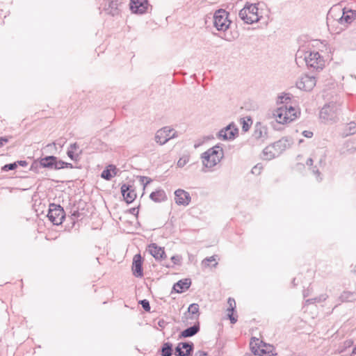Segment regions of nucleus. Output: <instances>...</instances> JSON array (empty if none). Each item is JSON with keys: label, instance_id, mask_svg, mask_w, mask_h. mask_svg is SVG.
Here are the masks:
<instances>
[{"label": "nucleus", "instance_id": "obj_1", "mask_svg": "<svg viewBox=\"0 0 356 356\" xmlns=\"http://www.w3.org/2000/svg\"><path fill=\"white\" fill-rule=\"evenodd\" d=\"M224 157V151L221 145L218 144L202 154V163L206 168H213Z\"/></svg>", "mask_w": 356, "mask_h": 356}, {"label": "nucleus", "instance_id": "obj_2", "mask_svg": "<svg viewBox=\"0 0 356 356\" xmlns=\"http://www.w3.org/2000/svg\"><path fill=\"white\" fill-rule=\"evenodd\" d=\"M258 10L257 4L247 2L239 11L238 16L245 24H252L259 22L261 18V16L259 15Z\"/></svg>", "mask_w": 356, "mask_h": 356}, {"label": "nucleus", "instance_id": "obj_3", "mask_svg": "<svg viewBox=\"0 0 356 356\" xmlns=\"http://www.w3.org/2000/svg\"><path fill=\"white\" fill-rule=\"evenodd\" d=\"M273 115L278 123L284 124L293 121L297 118V111L292 106L284 104L277 108Z\"/></svg>", "mask_w": 356, "mask_h": 356}, {"label": "nucleus", "instance_id": "obj_4", "mask_svg": "<svg viewBox=\"0 0 356 356\" xmlns=\"http://www.w3.org/2000/svg\"><path fill=\"white\" fill-rule=\"evenodd\" d=\"M229 13L224 9L217 10L213 15V26L218 31H225L232 22L228 19Z\"/></svg>", "mask_w": 356, "mask_h": 356}, {"label": "nucleus", "instance_id": "obj_5", "mask_svg": "<svg viewBox=\"0 0 356 356\" xmlns=\"http://www.w3.org/2000/svg\"><path fill=\"white\" fill-rule=\"evenodd\" d=\"M47 217L54 225H59L64 220L65 213L60 204H50Z\"/></svg>", "mask_w": 356, "mask_h": 356}, {"label": "nucleus", "instance_id": "obj_6", "mask_svg": "<svg viewBox=\"0 0 356 356\" xmlns=\"http://www.w3.org/2000/svg\"><path fill=\"white\" fill-rule=\"evenodd\" d=\"M339 110V104L334 102H330L321 108L320 111V118L325 122H334Z\"/></svg>", "mask_w": 356, "mask_h": 356}, {"label": "nucleus", "instance_id": "obj_7", "mask_svg": "<svg viewBox=\"0 0 356 356\" xmlns=\"http://www.w3.org/2000/svg\"><path fill=\"white\" fill-rule=\"evenodd\" d=\"M325 63V61L323 57L318 51H310L305 64L309 68H313L316 71H320L324 68Z\"/></svg>", "mask_w": 356, "mask_h": 356}, {"label": "nucleus", "instance_id": "obj_8", "mask_svg": "<svg viewBox=\"0 0 356 356\" xmlns=\"http://www.w3.org/2000/svg\"><path fill=\"white\" fill-rule=\"evenodd\" d=\"M173 131L169 127L161 128L155 134V141L161 145L165 144L171 138H175L177 136L176 131H174L172 135L170 134Z\"/></svg>", "mask_w": 356, "mask_h": 356}, {"label": "nucleus", "instance_id": "obj_9", "mask_svg": "<svg viewBox=\"0 0 356 356\" xmlns=\"http://www.w3.org/2000/svg\"><path fill=\"white\" fill-rule=\"evenodd\" d=\"M238 134V129L234 122H232L227 127L220 129L217 134V137L219 139L228 140L234 139Z\"/></svg>", "mask_w": 356, "mask_h": 356}, {"label": "nucleus", "instance_id": "obj_10", "mask_svg": "<svg viewBox=\"0 0 356 356\" xmlns=\"http://www.w3.org/2000/svg\"><path fill=\"white\" fill-rule=\"evenodd\" d=\"M316 81L315 76L305 75L297 81L296 86L300 90L310 91L316 86Z\"/></svg>", "mask_w": 356, "mask_h": 356}, {"label": "nucleus", "instance_id": "obj_11", "mask_svg": "<svg viewBox=\"0 0 356 356\" xmlns=\"http://www.w3.org/2000/svg\"><path fill=\"white\" fill-rule=\"evenodd\" d=\"M149 6L148 0H130V10L135 14L142 15L145 13Z\"/></svg>", "mask_w": 356, "mask_h": 356}, {"label": "nucleus", "instance_id": "obj_12", "mask_svg": "<svg viewBox=\"0 0 356 356\" xmlns=\"http://www.w3.org/2000/svg\"><path fill=\"white\" fill-rule=\"evenodd\" d=\"M190 193L183 189H177L175 192V201L178 205L187 206L191 202Z\"/></svg>", "mask_w": 356, "mask_h": 356}, {"label": "nucleus", "instance_id": "obj_13", "mask_svg": "<svg viewBox=\"0 0 356 356\" xmlns=\"http://www.w3.org/2000/svg\"><path fill=\"white\" fill-rule=\"evenodd\" d=\"M356 152V141L348 140L343 143L339 149L340 156H346Z\"/></svg>", "mask_w": 356, "mask_h": 356}, {"label": "nucleus", "instance_id": "obj_14", "mask_svg": "<svg viewBox=\"0 0 356 356\" xmlns=\"http://www.w3.org/2000/svg\"><path fill=\"white\" fill-rule=\"evenodd\" d=\"M133 275L136 277L143 276V258L140 254L134 255L132 264Z\"/></svg>", "mask_w": 356, "mask_h": 356}, {"label": "nucleus", "instance_id": "obj_15", "mask_svg": "<svg viewBox=\"0 0 356 356\" xmlns=\"http://www.w3.org/2000/svg\"><path fill=\"white\" fill-rule=\"evenodd\" d=\"M149 254L154 257L156 260H163L165 259L166 254L163 248L158 246L156 243H151L148 246Z\"/></svg>", "mask_w": 356, "mask_h": 356}, {"label": "nucleus", "instance_id": "obj_16", "mask_svg": "<svg viewBox=\"0 0 356 356\" xmlns=\"http://www.w3.org/2000/svg\"><path fill=\"white\" fill-rule=\"evenodd\" d=\"M121 193L124 200L127 204L133 202L136 197V193L134 190L131 188V186L126 184H124L121 186Z\"/></svg>", "mask_w": 356, "mask_h": 356}, {"label": "nucleus", "instance_id": "obj_17", "mask_svg": "<svg viewBox=\"0 0 356 356\" xmlns=\"http://www.w3.org/2000/svg\"><path fill=\"white\" fill-rule=\"evenodd\" d=\"M291 144V139L288 137H283L280 140L273 143L277 153L280 155L286 149L289 148Z\"/></svg>", "mask_w": 356, "mask_h": 356}, {"label": "nucleus", "instance_id": "obj_18", "mask_svg": "<svg viewBox=\"0 0 356 356\" xmlns=\"http://www.w3.org/2000/svg\"><path fill=\"white\" fill-rule=\"evenodd\" d=\"M356 19V11L353 10H348L347 11L345 9L343 10V15L339 19V23L341 25H346L351 24Z\"/></svg>", "mask_w": 356, "mask_h": 356}, {"label": "nucleus", "instance_id": "obj_19", "mask_svg": "<svg viewBox=\"0 0 356 356\" xmlns=\"http://www.w3.org/2000/svg\"><path fill=\"white\" fill-rule=\"evenodd\" d=\"M191 283L190 278L182 279L173 285L172 289L177 293H181L189 289Z\"/></svg>", "mask_w": 356, "mask_h": 356}, {"label": "nucleus", "instance_id": "obj_20", "mask_svg": "<svg viewBox=\"0 0 356 356\" xmlns=\"http://www.w3.org/2000/svg\"><path fill=\"white\" fill-rule=\"evenodd\" d=\"M200 330V323L197 322L193 325L184 330L179 334V339H184L195 336Z\"/></svg>", "mask_w": 356, "mask_h": 356}, {"label": "nucleus", "instance_id": "obj_21", "mask_svg": "<svg viewBox=\"0 0 356 356\" xmlns=\"http://www.w3.org/2000/svg\"><path fill=\"white\" fill-rule=\"evenodd\" d=\"M309 53H310V51H307L305 47H302L299 48L296 54V62L298 65L300 66L306 63Z\"/></svg>", "mask_w": 356, "mask_h": 356}, {"label": "nucleus", "instance_id": "obj_22", "mask_svg": "<svg viewBox=\"0 0 356 356\" xmlns=\"http://www.w3.org/2000/svg\"><path fill=\"white\" fill-rule=\"evenodd\" d=\"M119 4L118 0H111L104 8V11L111 16L118 15L120 14Z\"/></svg>", "mask_w": 356, "mask_h": 356}, {"label": "nucleus", "instance_id": "obj_23", "mask_svg": "<svg viewBox=\"0 0 356 356\" xmlns=\"http://www.w3.org/2000/svg\"><path fill=\"white\" fill-rule=\"evenodd\" d=\"M149 198L155 202H161L167 200V195L163 189H158L150 193Z\"/></svg>", "mask_w": 356, "mask_h": 356}, {"label": "nucleus", "instance_id": "obj_24", "mask_svg": "<svg viewBox=\"0 0 356 356\" xmlns=\"http://www.w3.org/2000/svg\"><path fill=\"white\" fill-rule=\"evenodd\" d=\"M253 136L256 139L264 140L267 138V128L265 126H262L261 123H257L255 126Z\"/></svg>", "mask_w": 356, "mask_h": 356}, {"label": "nucleus", "instance_id": "obj_25", "mask_svg": "<svg viewBox=\"0 0 356 356\" xmlns=\"http://www.w3.org/2000/svg\"><path fill=\"white\" fill-rule=\"evenodd\" d=\"M339 300L341 302H354L356 301V293L344 291L339 296Z\"/></svg>", "mask_w": 356, "mask_h": 356}, {"label": "nucleus", "instance_id": "obj_26", "mask_svg": "<svg viewBox=\"0 0 356 356\" xmlns=\"http://www.w3.org/2000/svg\"><path fill=\"white\" fill-rule=\"evenodd\" d=\"M117 168L114 165H109L105 168L101 174L102 178L106 180H111L113 176H115Z\"/></svg>", "mask_w": 356, "mask_h": 356}, {"label": "nucleus", "instance_id": "obj_27", "mask_svg": "<svg viewBox=\"0 0 356 356\" xmlns=\"http://www.w3.org/2000/svg\"><path fill=\"white\" fill-rule=\"evenodd\" d=\"M263 154L264 159L266 160H271L279 156L272 144L264 148Z\"/></svg>", "mask_w": 356, "mask_h": 356}, {"label": "nucleus", "instance_id": "obj_28", "mask_svg": "<svg viewBox=\"0 0 356 356\" xmlns=\"http://www.w3.org/2000/svg\"><path fill=\"white\" fill-rule=\"evenodd\" d=\"M227 302L229 305V307L227 309V311L229 312V313L227 314V316L230 321V323L232 324H234L237 321V318L233 315V312L236 307V302H235L234 299L231 298H229Z\"/></svg>", "mask_w": 356, "mask_h": 356}, {"label": "nucleus", "instance_id": "obj_29", "mask_svg": "<svg viewBox=\"0 0 356 356\" xmlns=\"http://www.w3.org/2000/svg\"><path fill=\"white\" fill-rule=\"evenodd\" d=\"M54 161H56L55 156L40 157V165H42V168H43L53 169Z\"/></svg>", "mask_w": 356, "mask_h": 356}, {"label": "nucleus", "instance_id": "obj_30", "mask_svg": "<svg viewBox=\"0 0 356 356\" xmlns=\"http://www.w3.org/2000/svg\"><path fill=\"white\" fill-rule=\"evenodd\" d=\"M199 309L200 307L198 304L192 303L189 305L187 312L185 313V315H186V314L188 313L189 314H191V316L190 317L191 319L197 320L200 316Z\"/></svg>", "mask_w": 356, "mask_h": 356}, {"label": "nucleus", "instance_id": "obj_31", "mask_svg": "<svg viewBox=\"0 0 356 356\" xmlns=\"http://www.w3.org/2000/svg\"><path fill=\"white\" fill-rule=\"evenodd\" d=\"M181 347L185 349L184 353L186 356H192L194 350V344L191 341L181 342Z\"/></svg>", "mask_w": 356, "mask_h": 356}, {"label": "nucleus", "instance_id": "obj_32", "mask_svg": "<svg viewBox=\"0 0 356 356\" xmlns=\"http://www.w3.org/2000/svg\"><path fill=\"white\" fill-rule=\"evenodd\" d=\"M161 355L162 356H172V344L170 342L164 343L161 346Z\"/></svg>", "mask_w": 356, "mask_h": 356}, {"label": "nucleus", "instance_id": "obj_33", "mask_svg": "<svg viewBox=\"0 0 356 356\" xmlns=\"http://www.w3.org/2000/svg\"><path fill=\"white\" fill-rule=\"evenodd\" d=\"M356 133V123L355 122H350L346 125L344 129V134L346 136L353 135Z\"/></svg>", "mask_w": 356, "mask_h": 356}, {"label": "nucleus", "instance_id": "obj_34", "mask_svg": "<svg viewBox=\"0 0 356 356\" xmlns=\"http://www.w3.org/2000/svg\"><path fill=\"white\" fill-rule=\"evenodd\" d=\"M254 341H257V342L254 344H253L252 342L250 343V349L254 355H259L260 350L261 349V347L260 346V345L258 343V342H259V339L254 338ZM260 343H262L263 342L260 341Z\"/></svg>", "mask_w": 356, "mask_h": 356}, {"label": "nucleus", "instance_id": "obj_35", "mask_svg": "<svg viewBox=\"0 0 356 356\" xmlns=\"http://www.w3.org/2000/svg\"><path fill=\"white\" fill-rule=\"evenodd\" d=\"M327 298V296L326 294H322L318 297H316L314 298L308 299L306 300L308 304H313L314 302H321L325 301Z\"/></svg>", "mask_w": 356, "mask_h": 356}, {"label": "nucleus", "instance_id": "obj_36", "mask_svg": "<svg viewBox=\"0 0 356 356\" xmlns=\"http://www.w3.org/2000/svg\"><path fill=\"white\" fill-rule=\"evenodd\" d=\"M42 168V165H40V158H39L32 163L30 167V170L35 173H38L39 171V168Z\"/></svg>", "mask_w": 356, "mask_h": 356}, {"label": "nucleus", "instance_id": "obj_37", "mask_svg": "<svg viewBox=\"0 0 356 356\" xmlns=\"http://www.w3.org/2000/svg\"><path fill=\"white\" fill-rule=\"evenodd\" d=\"M81 154V151H80L79 153H75L74 151H72L70 149H67V155L68 156V157L71 160L75 161H77L79 160Z\"/></svg>", "mask_w": 356, "mask_h": 356}, {"label": "nucleus", "instance_id": "obj_38", "mask_svg": "<svg viewBox=\"0 0 356 356\" xmlns=\"http://www.w3.org/2000/svg\"><path fill=\"white\" fill-rule=\"evenodd\" d=\"M16 168H17V163L14 162V163H8V164L4 165L1 168V171L8 172L10 170H14Z\"/></svg>", "mask_w": 356, "mask_h": 356}, {"label": "nucleus", "instance_id": "obj_39", "mask_svg": "<svg viewBox=\"0 0 356 356\" xmlns=\"http://www.w3.org/2000/svg\"><path fill=\"white\" fill-rule=\"evenodd\" d=\"M213 261H216V256H211L210 257H207L202 261V264L205 266H209L211 263ZM218 264L217 262H215L213 264L214 266H216Z\"/></svg>", "mask_w": 356, "mask_h": 356}, {"label": "nucleus", "instance_id": "obj_40", "mask_svg": "<svg viewBox=\"0 0 356 356\" xmlns=\"http://www.w3.org/2000/svg\"><path fill=\"white\" fill-rule=\"evenodd\" d=\"M138 303H139V305H141V307L145 312L150 311L151 307H150L149 302L147 300H146V299L141 300L139 301Z\"/></svg>", "mask_w": 356, "mask_h": 356}, {"label": "nucleus", "instance_id": "obj_41", "mask_svg": "<svg viewBox=\"0 0 356 356\" xmlns=\"http://www.w3.org/2000/svg\"><path fill=\"white\" fill-rule=\"evenodd\" d=\"M54 170L63 169V161L58 159L56 156V161H54Z\"/></svg>", "mask_w": 356, "mask_h": 356}, {"label": "nucleus", "instance_id": "obj_42", "mask_svg": "<svg viewBox=\"0 0 356 356\" xmlns=\"http://www.w3.org/2000/svg\"><path fill=\"white\" fill-rule=\"evenodd\" d=\"M181 344L179 342L175 348V355L176 356H186L183 348L181 347Z\"/></svg>", "mask_w": 356, "mask_h": 356}, {"label": "nucleus", "instance_id": "obj_43", "mask_svg": "<svg viewBox=\"0 0 356 356\" xmlns=\"http://www.w3.org/2000/svg\"><path fill=\"white\" fill-rule=\"evenodd\" d=\"M170 259H171L172 262L173 263V265H178V266L181 265L182 257L181 255H179V254L173 255Z\"/></svg>", "mask_w": 356, "mask_h": 356}, {"label": "nucleus", "instance_id": "obj_44", "mask_svg": "<svg viewBox=\"0 0 356 356\" xmlns=\"http://www.w3.org/2000/svg\"><path fill=\"white\" fill-rule=\"evenodd\" d=\"M66 143V140L65 138H60L57 140L56 142H54L52 144H48L47 147H50L51 145L56 146L58 145L60 147H63Z\"/></svg>", "mask_w": 356, "mask_h": 356}, {"label": "nucleus", "instance_id": "obj_45", "mask_svg": "<svg viewBox=\"0 0 356 356\" xmlns=\"http://www.w3.org/2000/svg\"><path fill=\"white\" fill-rule=\"evenodd\" d=\"M189 161V158L188 156L181 157L177 161V166L179 168H183L186 163Z\"/></svg>", "mask_w": 356, "mask_h": 356}, {"label": "nucleus", "instance_id": "obj_46", "mask_svg": "<svg viewBox=\"0 0 356 356\" xmlns=\"http://www.w3.org/2000/svg\"><path fill=\"white\" fill-rule=\"evenodd\" d=\"M274 350V347L270 345H266V343L264 344V346L261 348L260 352H266L267 354L268 353H273V350Z\"/></svg>", "mask_w": 356, "mask_h": 356}, {"label": "nucleus", "instance_id": "obj_47", "mask_svg": "<svg viewBox=\"0 0 356 356\" xmlns=\"http://www.w3.org/2000/svg\"><path fill=\"white\" fill-rule=\"evenodd\" d=\"M263 167L260 164H257L255 166H254L251 170L252 173L254 175H259L261 173V170H262Z\"/></svg>", "mask_w": 356, "mask_h": 356}, {"label": "nucleus", "instance_id": "obj_48", "mask_svg": "<svg viewBox=\"0 0 356 356\" xmlns=\"http://www.w3.org/2000/svg\"><path fill=\"white\" fill-rule=\"evenodd\" d=\"M11 138H13L12 136L0 137V147H3L6 143H8Z\"/></svg>", "mask_w": 356, "mask_h": 356}, {"label": "nucleus", "instance_id": "obj_49", "mask_svg": "<svg viewBox=\"0 0 356 356\" xmlns=\"http://www.w3.org/2000/svg\"><path fill=\"white\" fill-rule=\"evenodd\" d=\"M140 181L144 185V187H145L152 181V179L147 177H140Z\"/></svg>", "mask_w": 356, "mask_h": 356}, {"label": "nucleus", "instance_id": "obj_50", "mask_svg": "<svg viewBox=\"0 0 356 356\" xmlns=\"http://www.w3.org/2000/svg\"><path fill=\"white\" fill-rule=\"evenodd\" d=\"M302 134L306 137V138H310L313 136L314 134L312 131H308V130H305V131H303Z\"/></svg>", "mask_w": 356, "mask_h": 356}, {"label": "nucleus", "instance_id": "obj_51", "mask_svg": "<svg viewBox=\"0 0 356 356\" xmlns=\"http://www.w3.org/2000/svg\"><path fill=\"white\" fill-rule=\"evenodd\" d=\"M79 148V145L77 144V143H72V144L70 145V147H69L68 149H70V150H72V151H74H74L77 150Z\"/></svg>", "mask_w": 356, "mask_h": 356}, {"label": "nucleus", "instance_id": "obj_52", "mask_svg": "<svg viewBox=\"0 0 356 356\" xmlns=\"http://www.w3.org/2000/svg\"><path fill=\"white\" fill-rule=\"evenodd\" d=\"M167 324H168V323L165 320H163V319H161L158 322V325L161 329H163L167 325Z\"/></svg>", "mask_w": 356, "mask_h": 356}, {"label": "nucleus", "instance_id": "obj_53", "mask_svg": "<svg viewBox=\"0 0 356 356\" xmlns=\"http://www.w3.org/2000/svg\"><path fill=\"white\" fill-rule=\"evenodd\" d=\"M195 356H209V355L205 351L198 350L195 353Z\"/></svg>", "mask_w": 356, "mask_h": 356}, {"label": "nucleus", "instance_id": "obj_54", "mask_svg": "<svg viewBox=\"0 0 356 356\" xmlns=\"http://www.w3.org/2000/svg\"><path fill=\"white\" fill-rule=\"evenodd\" d=\"M325 157H326V155L324 153L323 155L322 156V157L320 159L319 162H318L321 166H324L325 165Z\"/></svg>", "mask_w": 356, "mask_h": 356}, {"label": "nucleus", "instance_id": "obj_55", "mask_svg": "<svg viewBox=\"0 0 356 356\" xmlns=\"http://www.w3.org/2000/svg\"><path fill=\"white\" fill-rule=\"evenodd\" d=\"M280 99L281 103H282V104L284 102L287 103V101L290 100V97L289 96H287L286 95L284 96H280Z\"/></svg>", "mask_w": 356, "mask_h": 356}, {"label": "nucleus", "instance_id": "obj_56", "mask_svg": "<svg viewBox=\"0 0 356 356\" xmlns=\"http://www.w3.org/2000/svg\"><path fill=\"white\" fill-rule=\"evenodd\" d=\"M15 163H17V166L19 165L20 166L25 167L28 165L27 161L24 160L17 161Z\"/></svg>", "mask_w": 356, "mask_h": 356}, {"label": "nucleus", "instance_id": "obj_57", "mask_svg": "<svg viewBox=\"0 0 356 356\" xmlns=\"http://www.w3.org/2000/svg\"><path fill=\"white\" fill-rule=\"evenodd\" d=\"M242 129L244 131H247L250 129V125L245 120L243 122Z\"/></svg>", "mask_w": 356, "mask_h": 356}, {"label": "nucleus", "instance_id": "obj_58", "mask_svg": "<svg viewBox=\"0 0 356 356\" xmlns=\"http://www.w3.org/2000/svg\"><path fill=\"white\" fill-rule=\"evenodd\" d=\"M74 166L72 163L63 161V168H73Z\"/></svg>", "mask_w": 356, "mask_h": 356}, {"label": "nucleus", "instance_id": "obj_59", "mask_svg": "<svg viewBox=\"0 0 356 356\" xmlns=\"http://www.w3.org/2000/svg\"><path fill=\"white\" fill-rule=\"evenodd\" d=\"M312 172H313V173H314L315 175H316L317 177H318V176L320 175V174H321V173H320V172H319V170H318V169L317 168V167H316V166H314V167L312 168Z\"/></svg>", "mask_w": 356, "mask_h": 356}, {"label": "nucleus", "instance_id": "obj_60", "mask_svg": "<svg viewBox=\"0 0 356 356\" xmlns=\"http://www.w3.org/2000/svg\"><path fill=\"white\" fill-rule=\"evenodd\" d=\"M277 353H268L267 354L266 352H260L259 356H275Z\"/></svg>", "mask_w": 356, "mask_h": 356}, {"label": "nucleus", "instance_id": "obj_61", "mask_svg": "<svg viewBox=\"0 0 356 356\" xmlns=\"http://www.w3.org/2000/svg\"><path fill=\"white\" fill-rule=\"evenodd\" d=\"M130 213L131 214H134V215H137L138 213V207H134V208H131L130 210H129Z\"/></svg>", "mask_w": 356, "mask_h": 356}, {"label": "nucleus", "instance_id": "obj_62", "mask_svg": "<svg viewBox=\"0 0 356 356\" xmlns=\"http://www.w3.org/2000/svg\"><path fill=\"white\" fill-rule=\"evenodd\" d=\"M313 163H314V161L312 158H309L307 160V165H309V166H312L313 165Z\"/></svg>", "mask_w": 356, "mask_h": 356}, {"label": "nucleus", "instance_id": "obj_63", "mask_svg": "<svg viewBox=\"0 0 356 356\" xmlns=\"http://www.w3.org/2000/svg\"><path fill=\"white\" fill-rule=\"evenodd\" d=\"M162 266H165V267H166V268H172V267L173 266H172V265H171L170 264H169V263H168V262H165H165H163V263L162 264Z\"/></svg>", "mask_w": 356, "mask_h": 356}, {"label": "nucleus", "instance_id": "obj_64", "mask_svg": "<svg viewBox=\"0 0 356 356\" xmlns=\"http://www.w3.org/2000/svg\"><path fill=\"white\" fill-rule=\"evenodd\" d=\"M356 355V345L355 346V347L353 348L352 350V352L350 353V356H353Z\"/></svg>", "mask_w": 356, "mask_h": 356}]
</instances>
